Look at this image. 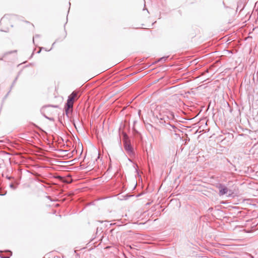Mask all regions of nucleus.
Here are the masks:
<instances>
[{"label": "nucleus", "mask_w": 258, "mask_h": 258, "mask_svg": "<svg viewBox=\"0 0 258 258\" xmlns=\"http://www.w3.org/2000/svg\"><path fill=\"white\" fill-rule=\"evenodd\" d=\"M3 258H10L9 256H4V257H3Z\"/></svg>", "instance_id": "obj_7"}, {"label": "nucleus", "mask_w": 258, "mask_h": 258, "mask_svg": "<svg viewBox=\"0 0 258 258\" xmlns=\"http://www.w3.org/2000/svg\"><path fill=\"white\" fill-rule=\"evenodd\" d=\"M124 148L128 152L131 153L132 152L131 146L129 144H127V142L125 143Z\"/></svg>", "instance_id": "obj_6"}, {"label": "nucleus", "mask_w": 258, "mask_h": 258, "mask_svg": "<svg viewBox=\"0 0 258 258\" xmlns=\"http://www.w3.org/2000/svg\"><path fill=\"white\" fill-rule=\"evenodd\" d=\"M164 111L161 106H157L155 110L153 111V114L156 115L157 118L160 119H163L164 118V115L163 114Z\"/></svg>", "instance_id": "obj_3"}, {"label": "nucleus", "mask_w": 258, "mask_h": 258, "mask_svg": "<svg viewBox=\"0 0 258 258\" xmlns=\"http://www.w3.org/2000/svg\"><path fill=\"white\" fill-rule=\"evenodd\" d=\"M73 107H69L68 103H67L66 106V113L67 115H69L70 113L72 112Z\"/></svg>", "instance_id": "obj_5"}, {"label": "nucleus", "mask_w": 258, "mask_h": 258, "mask_svg": "<svg viewBox=\"0 0 258 258\" xmlns=\"http://www.w3.org/2000/svg\"><path fill=\"white\" fill-rule=\"evenodd\" d=\"M79 98L78 92L74 91L69 96L67 101L69 107H73L74 102Z\"/></svg>", "instance_id": "obj_2"}, {"label": "nucleus", "mask_w": 258, "mask_h": 258, "mask_svg": "<svg viewBox=\"0 0 258 258\" xmlns=\"http://www.w3.org/2000/svg\"><path fill=\"white\" fill-rule=\"evenodd\" d=\"M1 25L6 29H8L13 27L12 17L9 15H5L1 20Z\"/></svg>", "instance_id": "obj_1"}, {"label": "nucleus", "mask_w": 258, "mask_h": 258, "mask_svg": "<svg viewBox=\"0 0 258 258\" xmlns=\"http://www.w3.org/2000/svg\"><path fill=\"white\" fill-rule=\"evenodd\" d=\"M219 188V194L221 196L223 195L224 194H226L228 191L227 188L225 187L222 186V185H220Z\"/></svg>", "instance_id": "obj_4"}]
</instances>
